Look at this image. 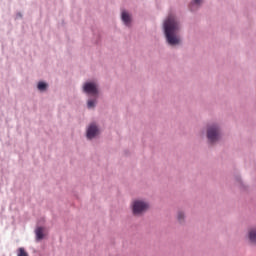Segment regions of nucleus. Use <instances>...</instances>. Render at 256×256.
I'll use <instances>...</instances> for the list:
<instances>
[{
	"mask_svg": "<svg viewBox=\"0 0 256 256\" xmlns=\"http://www.w3.org/2000/svg\"><path fill=\"white\" fill-rule=\"evenodd\" d=\"M17 256H29L27 251H25V248H19L17 251Z\"/></svg>",
	"mask_w": 256,
	"mask_h": 256,
	"instance_id": "10",
	"label": "nucleus"
},
{
	"mask_svg": "<svg viewBox=\"0 0 256 256\" xmlns=\"http://www.w3.org/2000/svg\"><path fill=\"white\" fill-rule=\"evenodd\" d=\"M84 93H88V95H97L99 93V90H97V84L93 82H88L84 84L83 87Z\"/></svg>",
	"mask_w": 256,
	"mask_h": 256,
	"instance_id": "4",
	"label": "nucleus"
},
{
	"mask_svg": "<svg viewBox=\"0 0 256 256\" xmlns=\"http://www.w3.org/2000/svg\"><path fill=\"white\" fill-rule=\"evenodd\" d=\"M149 209V204L143 200H135L132 204L133 215H143Z\"/></svg>",
	"mask_w": 256,
	"mask_h": 256,
	"instance_id": "2",
	"label": "nucleus"
},
{
	"mask_svg": "<svg viewBox=\"0 0 256 256\" xmlns=\"http://www.w3.org/2000/svg\"><path fill=\"white\" fill-rule=\"evenodd\" d=\"M44 234H43V228L42 227H39L36 229V239L37 241H41V239H43Z\"/></svg>",
	"mask_w": 256,
	"mask_h": 256,
	"instance_id": "8",
	"label": "nucleus"
},
{
	"mask_svg": "<svg viewBox=\"0 0 256 256\" xmlns=\"http://www.w3.org/2000/svg\"><path fill=\"white\" fill-rule=\"evenodd\" d=\"M122 21L125 23V25H129V23H131V16L129 13L125 11L122 12Z\"/></svg>",
	"mask_w": 256,
	"mask_h": 256,
	"instance_id": "6",
	"label": "nucleus"
},
{
	"mask_svg": "<svg viewBox=\"0 0 256 256\" xmlns=\"http://www.w3.org/2000/svg\"><path fill=\"white\" fill-rule=\"evenodd\" d=\"M201 3H203V0H194L191 4H190V11H195L197 9V7L199 5H201Z\"/></svg>",
	"mask_w": 256,
	"mask_h": 256,
	"instance_id": "7",
	"label": "nucleus"
},
{
	"mask_svg": "<svg viewBox=\"0 0 256 256\" xmlns=\"http://www.w3.org/2000/svg\"><path fill=\"white\" fill-rule=\"evenodd\" d=\"M207 137L210 143H215L216 141H219V138L221 137L219 127H217V125L210 126L207 130Z\"/></svg>",
	"mask_w": 256,
	"mask_h": 256,
	"instance_id": "3",
	"label": "nucleus"
},
{
	"mask_svg": "<svg viewBox=\"0 0 256 256\" xmlns=\"http://www.w3.org/2000/svg\"><path fill=\"white\" fill-rule=\"evenodd\" d=\"M87 105H88V109H91L92 107H95V101H93V100H88Z\"/></svg>",
	"mask_w": 256,
	"mask_h": 256,
	"instance_id": "13",
	"label": "nucleus"
},
{
	"mask_svg": "<svg viewBox=\"0 0 256 256\" xmlns=\"http://www.w3.org/2000/svg\"><path fill=\"white\" fill-rule=\"evenodd\" d=\"M38 89L39 91H45V89H47V84H45L44 82H39Z\"/></svg>",
	"mask_w": 256,
	"mask_h": 256,
	"instance_id": "11",
	"label": "nucleus"
},
{
	"mask_svg": "<svg viewBox=\"0 0 256 256\" xmlns=\"http://www.w3.org/2000/svg\"><path fill=\"white\" fill-rule=\"evenodd\" d=\"M249 239L251 243H256V228L249 231Z\"/></svg>",
	"mask_w": 256,
	"mask_h": 256,
	"instance_id": "9",
	"label": "nucleus"
},
{
	"mask_svg": "<svg viewBox=\"0 0 256 256\" xmlns=\"http://www.w3.org/2000/svg\"><path fill=\"white\" fill-rule=\"evenodd\" d=\"M179 22L173 14H170L164 21V33L169 45H179L181 39L177 36Z\"/></svg>",
	"mask_w": 256,
	"mask_h": 256,
	"instance_id": "1",
	"label": "nucleus"
},
{
	"mask_svg": "<svg viewBox=\"0 0 256 256\" xmlns=\"http://www.w3.org/2000/svg\"><path fill=\"white\" fill-rule=\"evenodd\" d=\"M178 221L182 223L183 219L185 218V214L183 212H178Z\"/></svg>",
	"mask_w": 256,
	"mask_h": 256,
	"instance_id": "12",
	"label": "nucleus"
},
{
	"mask_svg": "<svg viewBox=\"0 0 256 256\" xmlns=\"http://www.w3.org/2000/svg\"><path fill=\"white\" fill-rule=\"evenodd\" d=\"M97 133H99V129L95 124H91L87 129V138L93 139V137H96Z\"/></svg>",
	"mask_w": 256,
	"mask_h": 256,
	"instance_id": "5",
	"label": "nucleus"
}]
</instances>
